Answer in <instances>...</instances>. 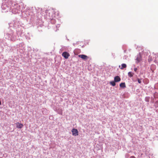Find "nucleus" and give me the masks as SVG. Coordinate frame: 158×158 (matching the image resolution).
Masks as SVG:
<instances>
[{"mask_svg":"<svg viewBox=\"0 0 158 158\" xmlns=\"http://www.w3.org/2000/svg\"><path fill=\"white\" fill-rule=\"evenodd\" d=\"M72 135H73L77 136L78 135V131L77 129L73 128L72 130Z\"/></svg>","mask_w":158,"mask_h":158,"instance_id":"1","label":"nucleus"},{"mask_svg":"<svg viewBox=\"0 0 158 158\" xmlns=\"http://www.w3.org/2000/svg\"><path fill=\"white\" fill-rule=\"evenodd\" d=\"M62 56L66 59L68 58L70 56L69 54L67 52H64L62 53Z\"/></svg>","mask_w":158,"mask_h":158,"instance_id":"2","label":"nucleus"},{"mask_svg":"<svg viewBox=\"0 0 158 158\" xmlns=\"http://www.w3.org/2000/svg\"><path fill=\"white\" fill-rule=\"evenodd\" d=\"M78 56L79 57L81 58L84 60H87L88 58L87 56L83 54L79 55Z\"/></svg>","mask_w":158,"mask_h":158,"instance_id":"3","label":"nucleus"},{"mask_svg":"<svg viewBox=\"0 0 158 158\" xmlns=\"http://www.w3.org/2000/svg\"><path fill=\"white\" fill-rule=\"evenodd\" d=\"M16 125V127L18 128H21L23 126V125L19 122H17L15 123Z\"/></svg>","mask_w":158,"mask_h":158,"instance_id":"4","label":"nucleus"},{"mask_svg":"<svg viewBox=\"0 0 158 158\" xmlns=\"http://www.w3.org/2000/svg\"><path fill=\"white\" fill-rule=\"evenodd\" d=\"M120 80V78L118 76H116L114 77V81L115 82H119Z\"/></svg>","mask_w":158,"mask_h":158,"instance_id":"5","label":"nucleus"},{"mask_svg":"<svg viewBox=\"0 0 158 158\" xmlns=\"http://www.w3.org/2000/svg\"><path fill=\"white\" fill-rule=\"evenodd\" d=\"M119 67L121 69H123V68H126L127 67V65L125 64H121V67H120V66H119Z\"/></svg>","mask_w":158,"mask_h":158,"instance_id":"6","label":"nucleus"},{"mask_svg":"<svg viewBox=\"0 0 158 158\" xmlns=\"http://www.w3.org/2000/svg\"><path fill=\"white\" fill-rule=\"evenodd\" d=\"M120 86L121 88H124L126 87L125 84L124 82L121 83L120 84Z\"/></svg>","mask_w":158,"mask_h":158,"instance_id":"7","label":"nucleus"},{"mask_svg":"<svg viewBox=\"0 0 158 158\" xmlns=\"http://www.w3.org/2000/svg\"><path fill=\"white\" fill-rule=\"evenodd\" d=\"M115 81H111L110 82V84L113 86H114L116 85Z\"/></svg>","mask_w":158,"mask_h":158,"instance_id":"8","label":"nucleus"},{"mask_svg":"<svg viewBox=\"0 0 158 158\" xmlns=\"http://www.w3.org/2000/svg\"><path fill=\"white\" fill-rule=\"evenodd\" d=\"M133 73L131 72H129L128 73V75L130 77H131L133 76Z\"/></svg>","mask_w":158,"mask_h":158,"instance_id":"9","label":"nucleus"},{"mask_svg":"<svg viewBox=\"0 0 158 158\" xmlns=\"http://www.w3.org/2000/svg\"><path fill=\"white\" fill-rule=\"evenodd\" d=\"M137 80H138V82L139 83H141V80H140L139 79H137Z\"/></svg>","mask_w":158,"mask_h":158,"instance_id":"10","label":"nucleus"},{"mask_svg":"<svg viewBox=\"0 0 158 158\" xmlns=\"http://www.w3.org/2000/svg\"><path fill=\"white\" fill-rule=\"evenodd\" d=\"M134 71H135V72H136L137 70V68H135L134 69Z\"/></svg>","mask_w":158,"mask_h":158,"instance_id":"11","label":"nucleus"},{"mask_svg":"<svg viewBox=\"0 0 158 158\" xmlns=\"http://www.w3.org/2000/svg\"><path fill=\"white\" fill-rule=\"evenodd\" d=\"M130 158H135V157L134 156H131L130 157Z\"/></svg>","mask_w":158,"mask_h":158,"instance_id":"12","label":"nucleus"}]
</instances>
